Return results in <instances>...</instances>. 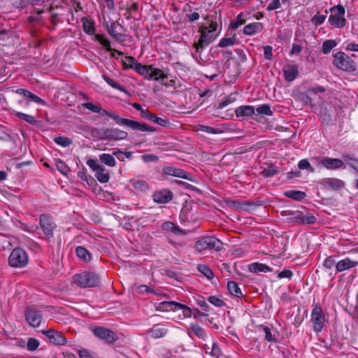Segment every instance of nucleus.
<instances>
[{"mask_svg": "<svg viewBox=\"0 0 358 358\" xmlns=\"http://www.w3.org/2000/svg\"><path fill=\"white\" fill-rule=\"evenodd\" d=\"M83 106L93 113L108 116L113 119L116 124L129 127L134 131H140L142 132H155L156 131L155 127H150L146 123L122 117L116 113L103 109L99 104L86 102L83 103Z\"/></svg>", "mask_w": 358, "mask_h": 358, "instance_id": "f257e3e1", "label": "nucleus"}, {"mask_svg": "<svg viewBox=\"0 0 358 358\" xmlns=\"http://www.w3.org/2000/svg\"><path fill=\"white\" fill-rule=\"evenodd\" d=\"M204 20L208 24L204 25L201 24L199 25L198 31L200 33V37L198 41L194 42L193 48L196 52L201 53L205 48L212 43L218 36L216 32L217 28V22L210 19L209 15L203 16Z\"/></svg>", "mask_w": 358, "mask_h": 358, "instance_id": "f03ea898", "label": "nucleus"}, {"mask_svg": "<svg viewBox=\"0 0 358 358\" xmlns=\"http://www.w3.org/2000/svg\"><path fill=\"white\" fill-rule=\"evenodd\" d=\"M143 74H140L144 79L148 80H161L162 85L166 87H173L175 85L176 81L171 79L169 82L165 81L168 78V75L165 73L162 69L155 68L152 65L144 66Z\"/></svg>", "mask_w": 358, "mask_h": 358, "instance_id": "7ed1b4c3", "label": "nucleus"}, {"mask_svg": "<svg viewBox=\"0 0 358 358\" xmlns=\"http://www.w3.org/2000/svg\"><path fill=\"white\" fill-rule=\"evenodd\" d=\"M73 280L80 288L95 287L100 283V278L94 272H82L73 275Z\"/></svg>", "mask_w": 358, "mask_h": 358, "instance_id": "20e7f679", "label": "nucleus"}, {"mask_svg": "<svg viewBox=\"0 0 358 358\" xmlns=\"http://www.w3.org/2000/svg\"><path fill=\"white\" fill-rule=\"evenodd\" d=\"M195 248L199 252L207 249L221 251L224 249V244L219 238L207 236L201 238L195 243Z\"/></svg>", "mask_w": 358, "mask_h": 358, "instance_id": "39448f33", "label": "nucleus"}, {"mask_svg": "<svg viewBox=\"0 0 358 358\" xmlns=\"http://www.w3.org/2000/svg\"><path fill=\"white\" fill-rule=\"evenodd\" d=\"M333 64L339 69L352 72L356 70V63L347 54L339 51L334 55Z\"/></svg>", "mask_w": 358, "mask_h": 358, "instance_id": "423d86ee", "label": "nucleus"}, {"mask_svg": "<svg viewBox=\"0 0 358 358\" xmlns=\"http://www.w3.org/2000/svg\"><path fill=\"white\" fill-rule=\"evenodd\" d=\"M29 262V256L27 252L21 248H14L9 257L8 264L13 268H24Z\"/></svg>", "mask_w": 358, "mask_h": 358, "instance_id": "0eeeda50", "label": "nucleus"}, {"mask_svg": "<svg viewBox=\"0 0 358 358\" xmlns=\"http://www.w3.org/2000/svg\"><path fill=\"white\" fill-rule=\"evenodd\" d=\"M311 321L313 323V329L317 333L322 331L324 324L327 321V317L323 313L322 308L318 304H315L312 310Z\"/></svg>", "mask_w": 358, "mask_h": 358, "instance_id": "6e6552de", "label": "nucleus"}, {"mask_svg": "<svg viewBox=\"0 0 358 358\" xmlns=\"http://www.w3.org/2000/svg\"><path fill=\"white\" fill-rule=\"evenodd\" d=\"M331 11L335 10L329 17V22L331 25L337 28H343L345 26L346 20L344 17L345 8L342 5H337L333 7Z\"/></svg>", "mask_w": 358, "mask_h": 358, "instance_id": "1a4fd4ad", "label": "nucleus"}, {"mask_svg": "<svg viewBox=\"0 0 358 358\" xmlns=\"http://www.w3.org/2000/svg\"><path fill=\"white\" fill-rule=\"evenodd\" d=\"M226 203L230 208L245 212L254 211L258 206H261L260 201H240L229 200L227 201Z\"/></svg>", "mask_w": 358, "mask_h": 358, "instance_id": "9d476101", "label": "nucleus"}, {"mask_svg": "<svg viewBox=\"0 0 358 358\" xmlns=\"http://www.w3.org/2000/svg\"><path fill=\"white\" fill-rule=\"evenodd\" d=\"M39 225L45 236V238L48 241H50L54 237L55 226L51 222L50 217L45 214L41 215L39 217Z\"/></svg>", "mask_w": 358, "mask_h": 358, "instance_id": "9b49d317", "label": "nucleus"}, {"mask_svg": "<svg viewBox=\"0 0 358 358\" xmlns=\"http://www.w3.org/2000/svg\"><path fill=\"white\" fill-rule=\"evenodd\" d=\"M94 334L99 338L108 343H113L117 340L116 334L110 329L103 327H95L92 329Z\"/></svg>", "mask_w": 358, "mask_h": 358, "instance_id": "f8f14e48", "label": "nucleus"}, {"mask_svg": "<svg viewBox=\"0 0 358 358\" xmlns=\"http://www.w3.org/2000/svg\"><path fill=\"white\" fill-rule=\"evenodd\" d=\"M41 333L45 335L50 343L55 345H64L67 341L61 332L53 329L48 330H42Z\"/></svg>", "mask_w": 358, "mask_h": 358, "instance_id": "ddd939ff", "label": "nucleus"}, {"mask_svg": "<svg viewBox=\"0 0 358 358\" xmlns=\"http://www.w3.org/2000/svg\"><path fill=\"white\" fill-rule=\"evenodd\" d=\"M25 319L31 327L37 328L42 322V315L37 310L27 308L25 311Z\"/></svg>", "mask_w": 358, "mask_h": 358, "instance_id": "4468645a", "label": "nucleus"}, {"mask_svg": "<svg viewBox=\"0 0 358 358\" xmlns=\"http://www.w3.org/2000/svg\"><path fill=\"white\" fill-rule=\"evenodd\" d=\"M173 198L172 192L168 189L155 191L152 194L153 201L159 204H164L171 201Z\"/></svg>", "mask_w": 358, "mask_h": 358, "instance_id": "2eb2a0df", "label": "nucleus"}, {"mask_svg": "<svg viewBox=\"0 0 358 358\" xmlns=\"http://www.w3.org/2000/svg\"><path fill=\"white\" fill-rule=\"evenodd\" d=\"M123 69H134L139 75L143 74L144 66L138 63L136 59L132 56H126L124 59H122Z\"/></svg>", "mask_w": 358, "mask_h": 358, "instance_id": "dca6fc26", "label": "nucleus"}, {"mask_svg": "<svg viewBox=\"0 0 358 358\" xmlns=\"http://www.w3.org/2000/svg\"><path fill=\"white\" fill-rule=\"evenodd\" d=\"M162 171L163 174L166 176H174L192 181L191 174L182 169L175 168L173 166H165L163 168Z\"/></svg>", "mask_w": 358, "mask_h": 358, "instance_id": "f3484780", "label": "nucleus"}, {"mask_svg": "<svg viewBox=\"0 0 358 358\" xmlns=\"http://www.w3.org/2000/svg\"><path fill=\"white\" fill-rule=\"evenodd\" d=\"M319 118L322 124L329 125L332 122L331 114V108L326 101H323L320 104Z\"/></svg>", "mask_w": 358, "mask_h": 358, "instance_id": "a211bd4d", "label": "nucleus"}, {"mask_svg": "<svg viewBox=\"0 0 358 358\" xmlns=\"http://www.w3.org/2000/svg\"><path fill=\"white\" fill-rule=\"evenodd\" d=\"M319 166L325 167L327 169H339L345 168L342 159L331 157H324L319 162Z\"/></svg>", "mask_w": 358, "mask_h": 358, "instance_id": "6ab92c4d", "label": "nucleus"}, {"mask_svg": "<svg viewBox=\"0 0 358 358\" xmlns=\"http://www.w3.org/2000/svg\"><path fill=\"white\" fill-rule=\"evenodd\" d=\"M103 134L106 138L114 141L124 140L128 136L127 131L117 128L106 129Z\"/></svg>", "mask_w": 358, "mask_h": 358, "instance_id": "aec40b11", "label": "nucleus"}, {"mask_svg": "<svg viewBox=\"0 0 358 358\" xmlns=\"http://www.w3.org/2000/svg\"><path fill=\"white\" fill-rule=\"evenodd\" d=\"M301 217H295L296 223L301 224H313L317 222V218L313 214L308 213L303 206H301Z\"/></svg>", "mask_w": 358, "mask_h": 358, "instance_id": "412c9836", "label": "nucleus"}, {"mask_svg": "<svg viewBox=\"0 0 358 358\" xmlns=\"http://www.w3.org/2000/svg\"><path fill=\"white\" fill-rule=\"evenodd\" d=\"M264 28L262 22H255L245 25L243 28V33L247 36H252L260 33Z\"/></svg>", "mask_w": 358, "mask_h": 358, "instance_id": "4be33fe9", "label": "nucleus"}, {"mask_svg": "<svg viewBox=\"0 0 358 358\" xmlns=\"http://www.w3.org/2000/svg\"><path fill=\"white\" fill-rule=\"evenodd\" d=\"M282 72L284 73L285 80L288 82L294 80L299 74L298 67L294 64L285 66L282 69Z\"/></svg>", "mask_w": 358, "mask_h": 358, "instance_id": "5701e85b", "label": "nucleus"}, {"mask_svg": "<svg viewBox=\"0 0 358 358\" xmlns=\"http://www.w3.org/2000/svg\"><path fill=\"white\" fill-rule=\"evenodd\" d=\"M162 229L164 231L171 232L173 234L175 235H180V236H185L187 235V232L180 228L177 224H174L172 222L167 221L164 222L162 224Z\"/></svg>", "mask_w": 358, "mask_h": 358, "instance_id": "b1692460", "label": "nucleus"}, {"mask_svg": "<svg viewBox=\"0 0 358 358\" xmlns=\"http://www.w3.org/2000/svg\"><path fill=\"white\" fill-rule=\"evenodd\" d=\"M357 266H358V262L353 261L350 258L346 257L336 263V270L337 272H342Z\"/></svg>", "mask_w": 358, "mask_h": 358, "instance_id": "393cba45", "label": "nucleus"}, {"mask_svg": "<svg viewBox=\"0 0 358 358\" xmlns=\"http://www.w3.org/2000/svg\"><path fill=\"white\" fill-rule=\"evenodd\" d=\"M249 271L254 273L272 272L273 268L265 264L260 262H253L248 266Z\"/></svg>", "mask_w": 358, "mask_h": 358, "instance_id": "a878e982", "label": "nucleus"}, {"mask_svg": "<svg viewBox=\"0 0 358 358\" xmlns=\"http://www.w3.org/2000/svg\"><path fill=\"white\" fill-rule=\"evenodd\" d=\"M166 304L172 310H181L185 317H189L192 315L191 309L183 304L175 301H169L166 303Z\"/></svg>", "mask_w": 358, "mask_h": 358, "instance_id": "bb28decb", "label": "nucleus"}, {"mask_svg": "<svg viewBox=\"0 0 358 358\" xmlns=\"http://www.w3.org/2000/svg\"><path fill=\"white\" fill-rule=\"evenodd\" d=\"M255 107L249 105L239 106L235 110L236 115L238 117H251L255 114Z\"/></svg>", "mask_w": 358, "mask_h": 358, "instance_id": "cd10ccee", "label": "nucleus"}, {"mask_svg": "<svg viewBox=\"0 0 358 358\" xmlns=\"http://www.w3.org/2000/svg\"><path fill=\"white\" fill-rule=\"evenodd\" d=\"M199 8H196L194 11L192 10L190 3H187L184 8L183 11L187 12L186 18L190 23L194 22L200 18V13L198 11Z\"/></svg>", "mask_w": 358, "mask_h": 358, "instance_id": "c85d7f7f", "label": "nucleus"}, {"mask_svg": "<svg viewBox=\"0 0 358 358\" xmlns=\"http://www.w3.org/2000/svg\"><path fill=\"white\" fill-rule=\"evenodd\" d=\"M15 93L17 94L22 95V96H23L24 97L29 98L31 101H33L34 102H35L36 103H39V104H42V105L45 104L44 100H43L39 96L35 95L34 94H33L30 91L27 90L25 89H23V88L17 89L15 90Z\"/></svg>", "mask_w": 358, "mask_h": 358, "instance_id": "c756f323", "label": "nucleus"}, {"mask_svg": "<svg viewBox=\"0 0 358 358\" xmlns=\"http://www.w3.org/2000/svg\"><path fill=\"white\" fill-rule=\"evenodd\" d=\"M76 256L83 262L88 263L92 260L90 252L85 247L79 245L76 248Z\"/></svg>", "mask_w": 358, "mask_h": 358, "instance_id": "7c9ffc66", "label": "nucleus"}, {"mask_svg": "<svg viewBox=\"0 0 358 358\" xmlns=\"http://www.w3.org/2000/svg\"><path fill=\"white\" fill-rule=\"evenodd\" d=\"M238 96V92L237 91L230 93L228 96H224L218 104V108L222 109L226 106L234 103Z\"/></svg>", "mask_w": 358, "mask_h": 358, "instance_id": "2f4dec72", "label": "nucleus"}, {"mask_svg": "<svg viewBox=\"0 0 358 358\" xmlns=\"http://www.w3.org/2000/svg\"><path fill=\"white\" fill-rule=\"evenodd\" d=\"M167 331L160 324H155L148 331V334L153 338H159L164 337Z\"/></svg>", "mask_w": 358, "mask_h": 358, "instance_id": "473e14b6", "label": "nucleus"}, {"mask_svg": "<svg viewBox=\"0 0 358 358\" xmlns=\"http://www.w3.org/2000/svg\"><path fill=\"white\" fill-rule=\"evenodd\" d=\"M279 173V169L273 164L270 163L268 166L263 169L260 174L264 178H272Z\"/></svg>", "mask_w": 358, "mask_h": 358, "instance_id": "72a5a7b5", "label": "nucleus"}, {"mask_svg": "<svg viewBox=\"0 0 358 358\" xmlns=\"http://www.w3.org/2000/svg\"><path fill=\"white\" fill-rule=\"evenodd\" d=\"M324 184L334 190H339L345 185L344 182L338 178H326Z\"/></svg>", "mask_w": 358, "mask_h": 358, "instance_id": "f704fd0d", "label": "nucleus"}, {"mask_svg": "<svg viewBox=\"0 0 358 358\" xmlns=\"http://www.w3.org/2000/svg\"><path fill=\"white\" fill-rule=\"evenodd\" d=\"M99 160L101 163L110 167H115L116 166V161L113 155V152L112 154H101L99 155Z\"/></svg>", "mask_w": 358, "mask_h": 358, "instance_id": "c9c22d12", "label": "nucleus"}, {"mask_svg": "<svg viewBox=\"0 0 358 358\" xmlns=\"http://www.w3.org/2000/svg\"><path fill=\"white\" fill-rule=\"evenodd\" d=\"M284 195L294 201H301L306 196L304 192L299 190H288L284 192Z\"/></svg>", "mask_w": 358, "mask_h": 358, "instance_id": "e433bc0d", "label": "nucleus"}, {"mask_svg": "<svg viewBox=\"0 0 358 358\" xmlns=\"http://www.w3.org/2000/svg\"><path fill=\"white\" fill-rule=\"evenodd\" d=\"M342 157L345 161L346 165L358 173V159L350 155H343Z\"/></svg>", "mask_w": 358, "mask_h": 358, "instance_id": "4c0bfd02", "label": "nucleus"}, {"mask_svg": "<svg viewBox=\"0 0 358 358\" xmlns=\"http://www.w3.org/2000/svg\"><path fill=\"white\" fill-rule=\"evenodd\" d=\"M83 29L84 31L89 35L94 34L96 31L94 23L87 18L83 19Z\"/></svg>", "mask_w": 358, "mask_h": 358, "instance_id": "58836bf2", "label": "nucleus"}, {"mask_svg": "<svg viewBox=\"0 0 358 358\" xmlns=\"http://www.w3.org/2000/svg\"><path fill=\"white\" fill-rule=\"evenodd\" d=\"M57 169L63 175L66 176L70 172V168L64 161L61 159H55Z\"/></svg>", "mask_w": 358, "mask_h": 358, "instance_id": "ea45409f", "label": "nucleus"}, {"mask_svg": "<svg viewBox=\"0 0 358 358\" xmlns=\"http://www.w3.org/2000/svg\"><path fill=\"white\" fill-rule=\"evenodd\" d=\"M116 25L115 22H111L110 25H108L107 31L108 34L116 41H123V37L124 36V34H117L115 31Z\"/></svg>", "mask_w": 358, "mask_h": 358, "instance_id": "a19ab883", "label": "nucleus"}, {"mask_svg": "<svg viewBox=\"0 0 358 358\" xmlns=\"http://www.w3.org/2000/svg\"><path fill=\"white\" fill-rule=\"evenodd\" d=\"M102 78L106 82V83L108 85H109L112 88L117 90H119L120 92H127L125 88H124V87H123L122 85H121L119 83H116L113 79L109 78L108 76H106L105 74H103L102 75Z\"/></svg>", "mask_w": 358, "mask_h": 358, "instance_id": "79ce46f5", "label": "nucleus"}, {"mask_svg": "<svg viewBox=\"0 0 358 358\" xmlns=\"http://www.w3.org/2000/svg\"><path fill=\"white\" fill-rule=\"evenodd\" d=\"M102 78L106 82V83L108 85H109L112 88L117 90H119L120 92H127L125 88H124V87H123L122 85H121L119 83H116L113 79L109 78L108 76H106L105 74H103L102 75Z\"/></svg>", "mask_w": 358, "mask_h": 358, "instance_id": "37998d69", "label": "nucleus"}, {"mask_svg": "<svg viewBox=\"0 0 358 358\" xmlns=\"http://www.w3.org/2000/svg\"><path fill=\"white\" fill-rule=\"evenodd\" d=\"M95 176L98 181L101 183L108 182L110 180V175L108 172H106V169L104 166H102L101 171H97L95 173Z\"/></svg>", "mask_w": 358, "mask_h": 358, "instance_id": "c03bdc74", "label": "nucleus"}, {"mask_svg": "<svg viewBox=\"0 0 358 358\" xmlns=\"http://www.w3.org/2000/svg\"><path fill=\"white\" fill-rule=\"evenodd\" d=\"M301 210H283L281 213V215L282 216H289L288 220L289 222H293L296 223V220H295V217H301Z\"/></svg>", "mask_w": 358, "mask_h": 358, "instance_id": "a18cd8bd", "label": "nucleus"}, {"mask_svg": "<svg viewBox=\"0 0 358 358\" xmlns=\"http://www.w3.org/2000/svg\"><path fill=\"white\" fill-rule=\"evenodd\" d=\"M113 155L120 162H124L125 158L129 160L132 159V152H123L120 149H117L116 151H114Z\"/></svg>", "mask_w": 358, "mask_h": 358, "instance_id": "49530a36", "label": "nucleus"}, {"mask_svg": "<svg viewBox=\"0 0 358 358\" xmlns=\"http://www.w3.org/2000/svg\"><path fill=\"white\" fill-rule=\"evenodd\" d=\"M15 115L20 119L24 120L31 125H36L38 122L36 118L31 115L25 114L22 112H16Z\"/></svg>", "mask_w": 358, "mask_h": 358, "instance_id": "de8ad7c7", "label": "nucleus"}, {"mask_svg": "<svg viewBox=\"0 0 358 358\" xmlns=\"http://www.w3.org/2000/svg\"><path fill=\"white\" fill-rule=\"evenodd\" d=\"M255 111L257 113L258 115L263 116H271L273 115V112L268 103H264L259 106L255 109Z\"/></svg>", "mask_w": 358, "mask_h": 358, "instance_id": "09e8293b", "label": "nucleus"}, {"mask_svg": "<svg viewBox=\"0 0 358 358\" xmlns=\"http://www.w3.org/2000/svg\"><path fill=\"white\" fill-rule=\"evenodd\" d=\"M336 45L337 42L335 40H326L322 43V52L325 55L329 54Z\"/></svg>", "mask_w": 358, "mask_h": 358, "instance_id": "8fccbe9b", "label": "nucleus"}, {"mask_svg": "<svg viewBox=\"0 0 358 358\" xmlns=\"http://www.w3.org/2000/svg\"><path fill=\"white\" fill-rule=\"evenodd\" d=\"M150 121L164 127H169L171 124L169 119L158 117L154 113L152 117H150Z\"/></svg>", "mask_w": 358, "mask_h": 358, "instance_id": "3c124183", "label": "nucleus"}, {"mask_svg": "<svg viewBox=\"0 0 358 358\" xmlns=\"http://www.w3.org/2000/svg\"><path fill=\"white\" fill-rule=\"evenodd\" d=\"M132 186L136 189L140 190L141 192H146L149 188L148 182L144 180H138L134 181L132 183Z\"/></svg>", "mask_w": 358, "mask_h": 358, "instance_id": "603ef678", "label": "nucleus"}, {"mask_svg": "<svg viewBox=\"0 0 358 358\" xmlns=\"http://www.w3.org/2000/svg\"><path fill=\"white\" fill-rule=\"evenodd\" d=\"M198 270L208 279H212L214 277L213 272L206 265L199 264L198 265Z\"/></svg>", "mask_w": 358, "mask_h": 358, "instance_id": "864d4df0", "label": "nucleus"}, {"mask_svg": "<svg viewBox=\"0 0 358 358\" xmlns=\"http://www.w3.org/2000/svg\"><path fill=\"white\" fill-rule=\"evenodd\" d=\"M95 38L104 47L106 51L111 50L110 42L105 37L104 35L96 34Z\"/></svg>", "mask_w": 358, "mask_h": 358, "instance_id": "5fc2aeb1", "label": "nucleus"}, {"mask_svg": "<svg viewBox=\"0 0 358 358\" xmlns=\"http://www.w3.org/2000/svg\"><path fill=\"white\" fill-rule=\"evenodd\" d=\"M245 22H246L245 19L243 18V14L242 13H241L236 17V20L230 23L229 28L231 29H236L241 25L245 24Z\"/></svg>", "mask_w": 358, "mask_h": 358, "instance_id": "6e6d98bb", "label": "nucleus"}, {"mask_svg": "<svg viewBox=\"0 0 358 358\" xmlns=\"http://www.w3.org/2000/svg\"><path fill=\"white\" fill-rule=\"evenodd\" d=\"M298 167L299 169L307 170L310 173H313L315 171L314 168L311 166L308 160L306 159H301L298 162Z\"/></svg>", "mask_w": 358, "mask_h": 358, "instance_id": "4d7b16f0", "label": "nucleus"}, {"mask_svg": "<svg viewBox=\"0 0 358 358\" xmlns=\"http://www.w3.org/2000/svg\"><path fill=\"white\" fill-rule=\"evenodd\" d=\"M55 142L56 144L62 146V147H68L73 143V141L71 138L68 137L59 136L55 138Z\"/></svg>", "mask_w": 358, "mask_h": 358, "instance_id": "13d9d810", "label": "nucleus"}, {"mask_svg": "<svg viewBox=\"0 0 358 358\" xmlns=\"http://www.w3.org/2000/svg\"><path fill=\"white\" fill-rule=\"evenodd\" d=\"M40 345V342L34 338H29L27 341V348L29 351L33 352L35 351Z\"/></svg>", "mask_w": 358, "mask_h": 358, "instance_id": "bf43d9fd", "label": "nucleus"}, {"mask_svg": "<svg viewBox=\"0 0 358 358\" xmlns=\"http://www.w3.org/2000/svg\"><path fill=\"white\" fill-rule=\"evenodd\" d=\"M235 38H222L218 43V46L221 48H226L233 45L235 43Z\"/></svg>", "mask_w": 358, "mask_h": 358, "instance_id": "052dcab7", "label": "nucleus"}, {"mask_svg": "<svg viewBox=\"0 0 358 358\" xmlns=\"http://www.w3.org/2000/svg\"><path fill=\"white\" fill-rule=\"evenodd\" d=\"M87 166L95 173L97 171H101L102 166L101 165H99L96 159H90L87 161Z\"/></svg>", "mask_w": 358, "mask_h": 358, "instance_id": "680f3d73", "label": "nucleus"}, {"mask_svg": "<svg viewBox=\"0 0 358 358\" xmlns=\"http://www.w3.org/2000/svg\"><path fill=\"white\" fill-rule=\"evenodd\" d=\"M192 331L199 338H203L205 336V332L203 328L197 324L191 325Z\"/></svg>", "mask_w": 358, "mask_h": 358, "instance_id": "e2e57ef3", "label": "nucleus"}, {"mask_svg": "<svg viewBox=\"0 0 358 358\" xmlns=\"http://www.w3.org/2000/svg\"><path fill=\"white\" fill-rule=\"evenodd\" d=\"M208 301L217 307H222L225 305V303L223 299L216 296H211L208 297Z\"/></svg>", "mask_w": 358, "mask_h": 358, "instance_id": "0e129e2a", "label": "nucleus"}, {"mask_svg": "<svg viewBox=\"0 0 358 358\" xmlns=\"http://www.w3.org/2000/svg\"><path fill=\"white\" fill-rule=\"evenodd\" d=\"M326 92V89L324 87L321 85H317L310 89H308L306 92L308 94H316L317 93H324Z\"/></svg>", "mask_w": 358, "mask_h": 358, "instance_id": "69168bd1", "label": "nucleus"}, {"mask_svg": "<svg viewBox=\"0 0 358 358\" xmlns=\"http://www.w3.org/2000/svg\"><path fill=\"white\" fill-rule=\"evenodd\" d=\"M336 264L335 259L332 256L327 257L323 262L324 266L327 269H331L334 266H336Z\"/></svg>", "mask_w": 358, "mask_h": 358, "instance_id": "338daca9", "label": "nucleus"}, {"mask_svg": "<svg viewBox=\"0 0 358 358\" xmlns=\"http://www.w3.org/2000/svg\"><path fill=\"white\" fill-rule=\"evenodd\" d=\"M326 20V15H315L312 18V22L316 26H320L324 23Z\"/></svg>", "mask_w": 358, "mask_h": 358, "instance_id": "774afa93", "label": "nucleus"}]
</instances>
